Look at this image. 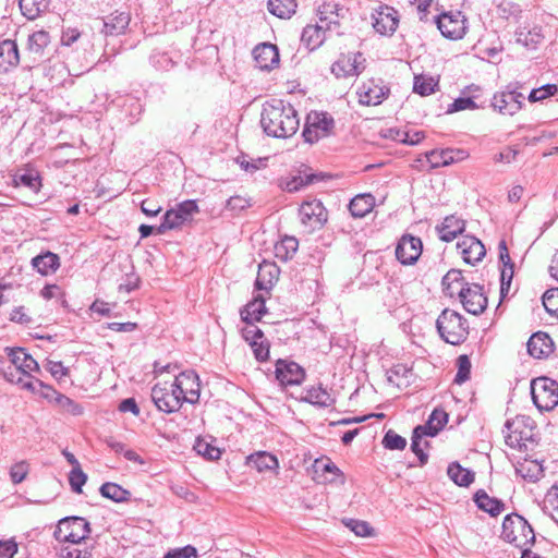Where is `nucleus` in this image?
I'll list each match as a JSON object with an SVG mask.
<instances>
[{"label":"nucleus","mask_w":558,"mask_h":558,"mask_svg":"<svg viewBox=\"0 0 558 558\" xmlns=\"http://www.w3.org/2000/svg\"><path fill=\"white\" fill-rule=\"evenodd\" d=\"M151 64L161 71H168L174 66V61L166 52H156L150 57Z\"/></svg>","instance_id":"nucleus-59"},{"label":"nucleus","mask_w":558,"mask_h":558,"mask_svg":"<svg viewBox=\"0 0 558 558\" xmlns=\"http://www.w3.org/2000/svg\"><path fill=\"white\" fill-rule=\"evenodd\" d=\"M474 501L481 510L489 513L493 517L500 514L505 507L501 500L489 497L483 489L476 492L474 495Z\"/></svg>","instance_id":"nucleus-32"},{"label":"nucleus","mask_w":558,"mask_h":558,"mask_svg":"<svg viewBox=\"0 0 558 558\" xmlns=\"http://www.w3.org/2000/svg\"><path fill=\"white\" fill-rule=\"evenodd\" d=\"M15 184L28 187L33 192H37L40 187V178L33 172L16 174L14 178Z\"/></svg>","instance_id":"nucleus-50"},{"label":"nucleus","mask_w":558,"mask_h":558,"mask_svg":"<svg viewBox=\"0 0 558 558\" xmlns=\"http://www.w3.org/2000/svg\"><path fill=\"white\" fill-rule=\"evenodd\" d=\"M465 22L466 20L461 12L442 13L436 17V24L441 35L452 40L464 36L466 31Z\"/></svg>","instance_id":"nucleus-12"},{"label":"nucleus","mask_w":558,"mask_h":558,"mask_svg":"<svg viewBox=\"0 0 558 558\" xmlns=\"http://www.w3.org/2000/svg\"><path fill=\"white\" fill-rule=\"evenodd\" d=\"M423 426H416L413 430L411 450L417 456L421 464H425L427 462V454L423 451L422 448V437L427 436L424 432Z\"/></svg>","instance_id":"nucleus-46"},{"label":"nucleus","mask_w":558,"mask_h":558,"mask_svg":"<svg viewBox=\"0 0 558 558\" xmlns=\"http://www.w3.org/2000/svg\"><path fill=\"white\" fill-rule=\"evenodd\" d=\"M50 43V36L46 31H37L28 37V49L34 53H40Z\"/></svg>","instance_id":"nucleus-48"},{"label":"nucleus","mask_w":558,"mask_h":558,"mask_svg":"<svg viewBox=\"0 0 558 558\" xmlns=\"http://www.w3.org/2000/svg\"><path fill=\"white\" fill-rule=\"evenodd\" d=\"M343 9L339 8L337 3L328 2L324 3L318 8V17L320 24H323L326 29L331 31L333 27L339 26V19L343 16Z\"/></svg>","instance_id":"nucleus-26"},{"label":"nucleus","mask_w":558,"mask_h":558,"mask_svg":"<svg viewBox=\"0 0 558 558\" xmlns=\"http://www.w3.org/2000/svg\"><path fill=\"white\" fill-rule=\"evenodd\" d=\"M301 400L320 408H328L335 403V399L331 397L329 391L320 385L306 389L305 395Z\"/></svg>","instance_id":"nucleus-31"},{"label":"nucleus","mask_w":558,"mask_h":558,"mask_svg":"<svg viewBox=\"0 0 558 558\" xmlns=\"http://www.w3.org/2000/svg\"><path fill=\"white\" fill-rule=\"evenodd\" d=\"M501 537L518 548H524L533 544L535 533L523 517L511 513L504 519Z\"/></svg>","instance_id":"nucleus-4"},{"label":"nucleus","mask_w":558,"mask_h":558,"mask_svg":"<svg viewBox=\"0 0 558 558\" xmlns=\"http://www.w3.org/2000/svg\"><path fill=\"white\" fill-rule=\"evenodd\" d=\"M481 93V87L478 85H469L462 90V96L454 99L452 104L449 105L447 109V113H453L462 110H475L478 108H483V105H477L476 99L478 98Z\"/></svg>","instance_id":"nucleus-21"},{"label":"nucleus","mask_w":558,"mask_h":558,"mask_svg":"<svg viewBox=\"0 0 558 558\" xmlns=\"http://www.w3.org/2000/svg\"><path fill=\"white\" fill-rule=\"evenodd\" d=\"M524 99V95L517 87L508 85L505 90L494 94L492 107L500 114L513 116L522 109Z\"/></svg>","instance_id":"nucleus-8"},{"label":"nucleus","mask_w":558,"mask_h":558,"mask_svg":"<svg viewBox=\"0 0 558 558\" xmlns=\"http://www.w3.org/2000/svg\"><path fill=\"white\" fill-rule=\"evenodd\" d=\"M29 471L28 463L26 461H20L13 464L10 469V477L14 484L22 483Z\"/></svg>","instance_id":"nucleus-60"},{"label":"nucleus","mask_w":558,"mask_h":558,"mask_svg":"<svg viewBox=\"0 0 558 558\" xmlns=\"http://www.w3.org/2000/svg\"><path fill=\"white\" fill-rule=\"evenodd\" d=\"M517 43L526 47L527 49H536L541 44L543 36L539 32L533 29L520 28L515 33Z\"/></svg>","instance_id":"nucleus-43"},{"label":"nucleus","mask_w":558,"mask_h":558,"mask_svg":"<svg viewBox=\"0 0 558 558\" xmlns=\"http://www.w3.org/2000/svg\"><path fill=\"white\" fill-rule=\"evenodd\" d=\"M327 31L323 24L307 25L302 32L301 41L307 49L314 50L324 43Z\"/></svg>","instance_id":"nucleus-28"},{"label":"nucleus","mask_w":558,"mask_h":558,"mask_svg":"<svg viewBox=\"0 0 558 558\" xmlns=\"http://www.w3.org/2000/svg\"><path fill=\"white\" fill-rule=\"evenodd\" d=\"M21 12L28 20L36 19L48 8V0H19Z\"/></svg>","instance_id":"nucleus-41"},{"label":"nucleus","mask_w":558,"mask_h":558,"mask_svg":"<svg viewBox=\"0 0 558 558\" xmlns=\"http://www.w3.org/2000/svg\"><path fill=\"white\" fill-rule=\"evenodd\" d=\"M32 265L44 276L54 274L60 267V258L52 252H46L32 259Z\"/></svg>","instance_id":"nucleus-30"},{"label":"nucleus","mask_w":558,"mask_h":558,"mask_svg":"<svg viewBox=\"0 0 558 558\" xmlns=\"http://www.w3.org/2000/svg\"><path fill=\"white\" fill-rule=\"evenodd\" d=\"M543 305L548 314L558 318V288L549 289L544 293Z\"/></svg>","instance_id":"nucleus-52"},{"label":"nucleus","mask_w":558,"mask_h":558,"mask_svg":"<svg viewBox=\"0 0 558 558\" xmlns=\"http://www.w3.org/2000/svg\"><path fill=\"white\" fill-rule=\"evenodd\" d=\"M140 282H141L140 277L134 271H131L125 275V278L119 284L118 290L120 292L130 293L140 287Z\"/></svg>","instance_id":"nucleus-64"},{"label":"nucleus","mask_w":558,"mask_h":558,"mask_svg":"<svg viewBox=\"0 0 558 558\" xmlns=\"http://www.w3.org/2000/svg\"><path fill=\"white\" fill-rule=\"evenodd\" d=\"M299 216L302 223L312 229L320 228L327 220V211L317 199L304 202L299 209Z\"/></svg>","instance_id":"nucleus-16"},{"label":"nucleus","mask_w":558,"mask_h":558,"mask_svg":"<svg viewBox=\"0 0 558 558\" xmlns=\"http://www.w3.org/2000/svg\"><path fill=\"white\" fill-rule=\"evenodd\" d=\"M4 351L10 361L4 378L10 383L21 385L23 388L36 391L32 372H38L39 366L36 360L23 348H5Z\"/></svg>","instance_id":"nucleus-2"},{"label":"nucleus","mask_w":558,"mask_h":558,"mask_svg":"<svg viewBox=\"0 0 558 558\" xmlns=\"http://www.w3.org/2000/svg\"><path fill=\"white\" fill-rule=\"evenodd\" d=\"M558 92V87L555 84H545L538 88L531 90L527 99L531 102H536L554 96Z\"/></svg>","instance_id":"nucleus-53"},{"label":"nucleus","mask_w":558,"mask_h":558,"mask_svg":"<svg viewBox=\"0 0 558 558\" xmlns=\"http://www.w3.org/2000/svg\"><path fill=\"white\" fill-rule=\"evenodd\" d=\"M458 372L454 378V383L461 385L470 379L471 374V361L468 355H460L457 360Z\"/></svg>","instance_id":"nucleus-51"},{"label":"nucleus","mask_w":558,"mask_h":558,"mask_svg":"<svg viewBox=\"0 0 558 558\" xmlns=\"http://www.w3.org/2000/svg\"><path fill=\"white\" fill-rule=\"evenodd\" d=\"M296 7V0H268V11L280 19H290Z\"/></svg>","instance_id":"nucleus-37"},{"label":"nucleus","mask_w":558,"mask_h":558,"mask_svg":"<svg viewBox=\"0 0 558 558\" xmlns=\"http://www.w3.org/2000/svg\"><path fill=\"white\" fill-rule=\"evenodd\" d=\"M465 229V221L458 216L445 217L442 222L436 227L439 239L444 242L453 241Z\"/></svg>","instance_id":"nucleus-22"},{"label":"nucleus","mask_w":558,"mask_h":558,"mask_svg":"<svg viewBox=\"0 0 558 558\" xmlns=\"http://www.w3.org/2000/svg\"><path fill=\"white\" fill-rule=\"evenodd\" d=\"M275 375L281 386H294L304 380L305 371L295 362L278 360Z\"/></svg>","instance_id":"nucleus-15"},{"label":"nucleus","mask_w":558,"mask_h":558,"mask_svg":"<svg viewBox=\"0 0 558 558\" xmlns=\"http://www.w3.org/2000/svg\"><path fill=\"white\" fill-rule=\"evenodd\" d=\"M194 450L197 452V454L208 460H218L221 454V451L218 447L202 438L196 439L194 444Z\"/></svg>","instance_id":"nucleus-45"},{"label":"nucleus","mask_w":558,"mask_h":558,"mask_svg":"<svg viewBox=\"0 0 558 558\" xmlns=\"http://www.w3.org/2000/svg\"><path fill=\"white\" fill-rule=\"evenodd\" d=\"M199 213L198 205L194 199H187L171 208L163 215V220L157 228L159 234H163L167 230L179 229L190 223L194 216Z\"/></svg>","instance_id":"nucleus-6"},{"label":"nucleus","mask_w":558,"mask_h":558,"mask_svg":"<svg viewBox=\"0 0 558 558\" xmlns=\"http://www.w3.org/2000/svg\"><path fill=\"white\" fill-rule=\"evenodd\" d=\"M453 149L432 150L426 154V159L432 168L448 166L456 160Z\"/></svg>","instance_id":"nucleus-40"},{"label":"nucleus","mask_w":558,"mask_h":558,"mask_svg":"<svg viewBox=\"0 0 558 558\" xmlns=\"http://www.w3.org/2000/svg\"><path fill=\"white\" fill-rule=\"evenodd\" d=\"M554 343L546 332H535L527 341V352L535 359L548 356L553 352Z\"/></svg>","instance_id":"nucleus-24"},{"label":"nucleus","mask_w":558,"mask_h":558,"mask_svg":"<svg viewBox=\"0 0 558 558\" xmlns=\"http://www.w3.org/2000/svg\"><path fill=\"white\" fill-rule=\"evenodd\" d=\"M253 57L260 70L269 71L279 64L278 48L269 43L257 45L253 50Z\"/></svg>","instance_id":"nucleus-20"},{"label":"nucleus","mask_w":558,"mask_h":558,"mask_svg":"<svg viewBox=\"0 0 558 558\" xmlns=\"http://www.w3.org/2000/svg\"><path fill=\"white\" fill-rule=\"evenodd\" d=\"M437 82L430 76L417 75L414 77L413 90L421 96H428L435 92Z\"/></svg>","instance_id":"nucleus-47"},{"label":"nucleus","mask_w":558,"mask_h":558,"mask_svg":"<svg viewBox=\"0 0 558 558\" xmlns=\"http://www.w3.org/2000/svg\"><path fill=\"white\" fill-rule=\"evenodd\" d=\"M374 207V197L371 194H360L353 197L349 204V210L355 218H363Z\"/></svg>","instance_id":"nucleus-34"},{"label":"nucleus","mask_w":558,"mask_h":558,"mask_svg":"<svg viewBox=\"0 0 558 558\" xmlns=\"http://www.w3.org/2000/svg\"><path fill=\"white\" fill-rule=\"evenodd\" d=\"M266 313L265 300L262 295L256 296L241 310V318L244 323L258 322Z\"/></svg>","instance_id":"nucleus-33"},{"label":"nucleus","mask_w":558,"mask_h":558,"mask_svg":"<svg viewBox=\"0 0 558 558\" xmlns=\"http://www.w3.org/2000/svg\"><path fill=\"white\" fill-rule=\"evenodd\" d=\"M383 445L389 450H402L407 446V440L392 429H389L384 436Z\"/></svg>","instance_id":"nucleus-54"},{"label":"nucleus","mask_w":558,"mask_h":558,"mask_svg":"<svg viewBox=\"0 0 558 558\" xmlns=\"http://www.w3.org/2000/svg\"><path fill=\"white\" fill-rule=\"evenodd\" d=\"M278 269L272 264H262L258 268L255 286L258 290H268L277 280Z\"/></svg>","instance_id":"nucleus-36"},{"label":"nucleus","mask_w":558,"mask_h":558,"mask_svg":"<svg viewBox=\"0 0 558 558\" xmlns=\"http://www.w3.org/2000/svg\"><path fill=\"white\" fill-rule=\"evenodd\" d=\"M460 301L466 312L480 315L487 306V298L483 293V287L476 283H465L458 291Z\"/></svg>","instance_id":"nucleus-10"},{"label":"nucleus","mask_w":558,"mask_h":558,"mask_svg":"<svg viewBox=\"0 0 558 558\" xmlns=\"http://www.w3.org/2000/svg\"><path fill=\"white\" fill-rule=\"evenodd\" d=\"M246 464L259 473L267 471L276 472L279 468L277 457L267 451H257L250 454L246 458Z\"/></svg>","instance_id":"nucleus-25"},{"label":"nucleus","mask_w":558,"mask_h":558,"mask_svg":"<svg viewBox=\"0 0 558 558\" xmlns=\"http://www.w3.org/2000/svg\"><path fill=\"white\" fill-rule=\"evenodd\" d=\"M102 497L111 499L116 502L128 501L131 498V493L120 485L111 482L104 483L99 489Z\"/></svg>","instance_id":"nucleus-38"},{"label":"nucleus","mask_w":558,"mask_h":558,"mask_svg":"<svg viewBox=\"0 0 558 558\" xmlns=\"http://www.w3.org/2000/svg\"><path fill=\"white\" fill-rule=\"evenodd\" d=\"M525 421H527V417L525 416H517L512 421H507L505 424V427L507 428L508 433L505 436L506 444L511 448H518V449H526L525 441L531 438V430L526 432L524 429H521L522 426H525Z\"/></svg>","instance_id":"nucleus-18"},{"label":"nucleus","mask_w":558,"mask_h":558,"mask_svg":"<svg viewBox=\"0 0 558 558\" xmlns=\"http://www.w3.org/2000/svg\"><path fill=\"white\" fill-rule=\"evenodd\" d=\"M448 414L444 410L435 409L427 423L422 425L428 436H435L447 423Z\"/></svg>","instance_id":"nucleus-42"},{"label":"nucleus","mask_w":558,"mask_h":558,"mask_svg":"<svg viewBox=\"0 0 558 558\" xmlns=\"http://www.w3.org/2000/svg\"><path fill=\"white\" fill-rule=\"evenodd\" d=\"M314 179H316V175H314V174L306 175L305 178H303L301 175L293 177L291 180H288L286 182L284 189L288 192H296L301 187L312 183L314 181Z\"/></svg>","instance_id":"nucleus-63"},{"label":"nucleus","mask_w":558,"mask_h":558,"mask_svg":"<svg viewBox=\"0 0 558 558\" xmlns=\"http://www.w3.org/2000/svg\"><path fill=\"white\" fill-rule=\"evenodd\" d=\"M465 287L464 277L461 270L450 269L442 278V287L446 294L452 296L456 293L454 284Z\"/></svg>","instance_id":"nucleus-44"},{"label":"nucleus","mask_w":558,"mask_h":558,"mask_svg":"<svg viewBox=\"0 0 558 558\" xmlns=\"http://www.w3.org/2000/svg\"><path fill=\"white\" fill-rule=\"evenodd\" d=\"M299 241L294 236L286 235L275 244V256L283 262L291 259L296 253Z\"/></svg>","instance_id":"nucleus-35"},{"label":"nucleus","mask_w":558,"mask_h":558,"mask_svg":"<svg viewBox=\"0 0 558 558\" xmlns=\"http://www.w3.org/2000/svg\"><path fill=\"white\" fill-rule=\"evenodd\" d=\"M314 469L315 472L318 473L319 471L324 473H330L333 476L329 478L330 482H333L336 476H341L342 473L339 470V468L332 463L329 459H317L314 462Z\"/></svg>","instance_id":"nucleus-57"},{"label":"nucleus","mask_w":558,"mask_h":558,"mask_svg":"<svg viewBox=\"0 0 558 558\" xmlns=\"http://www.w3.org/2000/svg\"><path fill=\"white\" fill-rule=\"evenodd\" d=\"M257 361L263 362L268 359L269 355V343L265 337L258 341H254L250 345Z\"/></svg>","instance_id":"nucleus-62"},{"label":"nucleus","mask_w":558,"mask_h":558,"mask_svg":"<svg viewBox=\"0 0 558 558\" xmlns=\"http://www.w3.org/2000/svg\"><path fill=\"white\" fill-rule=\"evenodd\" d=\"M437 331L447 343L457 345L462 343L469 333L466 319L458 312L446 308L436 320Z\"/></svg>","instance_id":"nucleus-3"},{"label":"nucleus","mask_w":558,"mask_h":558,"mask_svg":"<svg viewBox=\"0 0 558 558\" xmlns=\"http://www.w3.org/2000/svg\"><path fill=\"white\" fill-rule=\"evenodd\" d=\"M515 472L524 480L536 483L544 476V468L537 460L524 459L515 465Z\"/></svg>","instance_id":"nucleus-29"},{"label":"nucleus","mask_w":558,"mask_h":558,"mask_svg":"<svg viewBox=\"0 0 558 558\" xmlns=\"http://www.w3.org/2000/svg\"><path fill=\"white\" fill-rule=\"evenodd\" d=\"M87 481V475L83 472L81 466L72 469L69 474V483L74 493H82V487Z\"/></svg>","instance_id":"nucleus-56"},{"label":"nucleus","mask_w":558,"mask_h":558,"mask_svg":"<svg viewBox=\"0 0 558 558\" xmlns=\"http://www.w3.org/2000/svg\"><path fill=\"white\" fill-rule=\"evenodd\" d=\"M19 49L15 41L5 39L0 43V73L19 64Z\"/></svg>","instance_id":"nucleus-27"},{"label":"nucleus","mask_w":558,"mask_h":558,"mask_svg":"<svg viewBox=\"0 0 558 558\" xmlns=\"http://www.w3.org/2000/svg\"><path fill=\"white\" fill-rule=\"evenodd\" d=\"M389 89L378 84L375 80H368L356 89L359 102L364 106H377L386 99Z\"/></svg>","instance_id":"nucleus-17"},{"label":"nucleus","mask_w":558,"mask_h":558,"mask_svg":"<svg viewBox=\"0 0 558 558\" xmlns=\"http://www.w3.org/2000/svg\"><path fill=\"white\" fill-rule=\"evenodd\" d=\"M57 405L63 412L69 413L71 415L78 416V415L83 414V407L80 403L75 402L74 400H72L71 398H69L64 395H61L60 397H58Z\"/></svg>","instance_id":"nucleus-55"},{"label":"nucleus","mask_w":558,"mask_h":558,"mask_svg":"<svg viewBox=\"0 0 558 558\" xmlns=\"http://www.w3.org/2000/svg\"><path fill=\"white\" fill-rule=\"evenodd\" d=\"M175 391L184 402L196 403L199 399L201 384L198 375L194 371L180 373L173 383Z\"/></svg>","instance_id":"nucleus-11"},{"label":"nucleus","mask_w":558,"mask_h":558,"mask_svg":"<svg viewBox=\"0 0 558 558\" xmlns=\"http://www.w3.org/2000/svg\"><path fill=\"white\" fill-rule=\"evenodd\" d=\"M533 403L541 411H551L558 405V383L547 377H538L531 383Z\"/></svg>","instance_id":"nucleus-5"},{"label":"nucleus","mask_w":558,"mask_h":558,"mask_svg":"<svg viewBox=\"0 0 558 558\" xmlns=\"http://www.w3.org/2000/svg\"><path fill=\"white\" fill-rule=\"evenodd\" d=\"M308 122H312L320 131V134L325 136L333 125V120L328 118L326 113H315L314 117L310 116Z\"/></svg>","instance_id":"nucleus-58"},{"label":"nucleus","mask_w":558,"mask_h":558,"mask_svg":"<svg viewBox=\"0 0 558 558\" xmlns=\"http://www.w3.org/2000/svg\"><path fill=\"white\" fill-rule=\"evenodd\" d=\"M365 59L361 53L341 54L332 64L331 72L338 77L359 75L364 69Z\"/></svg>","instance_id":"nucleus-14"},{"label":"nucleus","mask_w":558,"mask_h":558,"mask_svg":"<svg viewBox=\"0 0 558 558\" xmlns=\"http://www.w3.org/2000/svg\"><path fill=\"white\" fill-rule=\"evenodd\" d=\"M423 244L420 238L411 234L402 235L396 247V257L403 265H413L422 254Z\"/></svg>","instance_id":"nucleus-13"},{"label":"nucleus","mask_w":558,"mask_h":558,"mask_svg":"<svg viewBox=\"0 0 558 558\" xmlns=\"http://www.w3.org/2000/svg\"><path fill=\"white\" fill-rule=\"evenodd\" d=\"M457 250L462 256L463 260L469 265H475L481 262L486 254L484 244L472 235L463 236L457 243Z\"/></svg>","instance_id":"nucleus-19"},{"label":"nucleus","mask_w":558,"mask_h":558,"mask_svg":"<svg viewBox=\"0 0 558 558\" xmlns=\"http://www.w3.org/2000/svg\"><path fill=\"white\" fill-rule=\"evenodd\" d=\"M260 125L268 136L287 138L299 130L298 112L280 99H272L263 105Z\"/></svg>","instance_id":"nucleus-1"},{"label":"nucleus","mask_w":558,"mask_h":558,"mask_svg":"<svg viewBox=\"0 0 558 558\" xmlns=\"http://www.w3.org/2000/svg\"><path fill=\"white\" fill-rule=\"evenodd\" d=\"M241 331L242 337L250 345L254 341H258L264 338L263 331L254 324V322L246 323V326L242 328Z\"/></svg>","instance_id":"nucleus-61"},{"label":"nucleus","mask_w":558,"mask_h":558,"mask_svg":"<svg viewBox=\"0 0 558 558\" xmlns=\"http://www.w3.org/2000/svg\"><path fill=\"white\" fill-rule=\"evenodd\" d=\"M344 525L350 529L356 536L367 537L374 533L373 527L366 522L355 519L343 520Z\"/></svg>","instance_id":"nucleus-49"},{"label":"nucleus","mask_w":558,"mask_h":558,"mask_svg":"<svg viewBox=\"0 0 558 558\" xmlns=\"http://www.w3.org/2000/svg\"><path fill=\"white\" fill-rule=\"evenodd\" d=\"M447 474L459 486H469L474 481V473L457 462L449 464Z\"/></svg>","instance_id":"nucleus-39"},{"label":"nucleus","mask_w":558,"mask_h":558,"mask_svg":"<svg viewBox=\"0 0 558 558\" xmlns=\"http://www.w3.org/2000/svg\"><path fill=\"white\" fill-rule=\"evenodd\" d=\"M397 12L389 7L380 8L374 15L373 26L381 35H391L398 27L399 20L396 16Z\"/></svg>","instance_id":"nucleus-23"},{"label":"nucleus","mask_w":558,"mask_h":558,"mask_svg":"<svg viewBox=\"0 0 558 558\" xmlns=\"http://www.w3.org/2000/svg\"><path fill=\"white\" fill-rule=\"evenodd\" d=\"M173 384H157L151 389V400L159 411L165 413L177 412L184 402L175 391Z\"/></svg>","instance_id":"nucleus-9"},{"label":"nucleus","mask_w":558,"mask_h":558,"mask_svg":"<svg viewBox=\"0 0 558 558\" xmlns=\"http://www.w3.org/2000/svg\"><path fill=\"white\" fill-rule=\"evenodd\" d=\"M90 533L89 522L81 517L63 518L59 521L56 537L61 542L80 544Z\"/></svg>","instance_id":"nucleus-7"}]
</instances>
